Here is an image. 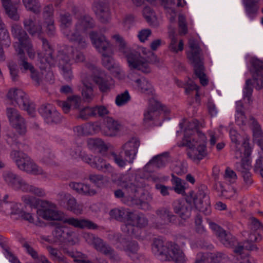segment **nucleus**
<instances>
[{
	"mask_svg": "<svg viewBox=\"0 0 263 263\" xmlns=\"http://www.w3.org/2000/svg\"><path fill=\"white\" fill-rule=\"evenodd\" d=\"M25 202L31 208L37 209L42 217L46 220L62 221L75 228L96 230L98 226L91 221L78 219L73 217L66 218L62 211L57 210L55 204L40 198H25Z\"/></svg>",
	"mask_w": 263,
	"mask_h": 263,
	"instance_id": "obj_1",
	"label": "nucleus"
},
{
	"mask_svg": "<svg viewBox=\"0 0 263 263\" xmlns=\"http://www.w3.org/2000/svg\"><path fill=\"white\" fill-rule=\"evenodd\" d=\"M112 38L118 44L119 51L125 57L131 69H138L143 73H148L151 71L149 63H156L158 62L156 55L144 47H138L135 50L127 47L123 38L120 34L113 35Z\"/></svg>",
	"mask_w": 263,
	"mask_h": 263,
	"instance_id": "obj_2",
	"label": "nucleus"
},
{
	"mask_svg": "<svg viewBox=\"0 0 263 263\" xmlns=\"http://www.w3.org/2000/svg\"><path fill=\"white\" fill-rule=\"evenodd\" d=\"M85 60L84 53L72 47H66L58 51L56 63L65 80L70 81L73 78L70 61L76 63L83 62Z\"/></svg>",
	"mask_w": 263,
	"mask_h": 263,
	"instance_id": "obj_3",
	"label": "nucleus"
},
{
	"mask_svg": "<svg viewBox=\"0 0 263 263\" xmlns=\"http://www.w3.org/2000/svg\"><path fill=\"white\" fill-rule=\"evenodd\" d=\"M153 254L161 260L172 259L176 263H186V258L179 246L172 242H164L155 238L152 245Z\"/></svg>",
	"mask_w": 263,
	"mask_h": 263,
	"instance_id": "obj_4",
	"label": "nucleus"
},
{
	"mask_svg": "<svg viewBox=\"0 0 263 263\" xmlns=\"http://www.w3.org/2000/svg\"><path fill=\"white\" fill-rule=\"evenodd\" d=\"M206 137L202 133L195 132L192 137L182 139L179 146L188 148L187 155L193 162L199 163L207 155L206 149Z\"/></svg>",
	"mask_w": 263,
	"mask_h": 263,
	"instance_id": "obj_5",
	"label": "nucleus"
},
{
	"mask_svg": "<svg viewBox=\"0 0 263 263\" xmlns=\"http://www.w3.org/2000/svg\"><path fill=\"white\" fill-rule=\"evenodd\" d=\"M189 46L190 50L186 52L187 58L193 66L194 73L199 79L200 83L203 86H205L208 83V80L204 72L202 50L197 42L193 39H189Z\"/></svg>",
	"mask_w": 263,
	"mask_h": 263,
	"instance_id": "obj_6",
	"label": "nucleus"
},
{
	"mask_svg": "<svg viewBox=\"0 0 263 263\" xmlns=\"http://www.w3.org/2000/svg\"><path fill=\"white\" fill-rule=\"evenodd\" d=\"M3 178L5 182L14 190H21L24 192H30L39 197L46 196L43 189L28 184L20 176L11 171H4L3 173Z\"/></svg>",
	"mask_w": 263,
	"mask_h": 263,
	"instance_id": "obj_7",
	"label": "nucleus"
},
{
	"mask_svg": "<svg viewBox=\"0 0 263 263\" xmlns=\"http://www.w3.org/2000/svg\"><path fill=\"white\" fill-rule=\"evenodd\" d=\"M7 97L12 104L17 105L20 108L26 110L31 117L35 116V105L30 102L27 95L22 89L14 88L10 89Z\"/></svg>",
	"mask_w": 263,
	"mask_h": 263,
	"instance_id": "obj_8",
	"label": "nucleus"
},
{
	"mask_svg": "<svg viewBox=\"0 0 263 263\" xmlns=\"http://www.w3.org/2000/svg\"><path fill=\"white\" fill-rule=\"evenodd\" d=\"M84 238L86 241L92 245L97 251L108 256L112 261L118 262L120 260V257L114 249L103 239L90 233L84 234Z\"/></svg>",
	"mask_w": 263,
	"mask_h": 263,
	"instance_id": "obj_9",
	"label": "nucleus"
},
{
	"mask_svg": "<svg viewBox=\"0 0 263 263\" xmlns=\"http://www.w3.org/2000/svg\"><path fill=\"white\" fill-rule=\"evenodd\" d=\"M148 222L147 218L143 214L132 211L127 223L122 226L121 230L128 235L137 237L138 235L136 234V230H138V228L145 227L147 226Z\"/></svg>",
	"mask_w": 263,
	"mask_h": 263,
	"instance_id": "obj_10",
	"label": "nucleus"
},
{
	"mask_svg": "<svg viewBox=\"0 0 263 263\" xmlns=\"http://www.w3.org/2000/svg\"><path fill=\"white\" fill-rule=\"evenodd\" d=\"M42 44V51L38 53L39 61L41 69H45L48 66L53 65L56 63V59L53 57V50L48 41L40 37Z\"/></svg>",
	"mask_w": 263,
	"mask_h": 263,
	"instance_id": "obj_11",
	"label": "nucleus"
},
{
	"mask_svg": "<svg viewBox=\"0 0 263 263\" xmlns=\"http://www.w3.org/2000/svg\"><path fill=\"white\" fill-rule=\"evenodd\" d=\"M7 138L6 139L7 142L13 146L14 145H18V149L13 148L10 153V157L15 163L17 168L19 169L20 167L23 168V164L25 161H27V159L29 157L27 154L24 153L20 149L21 144L17 141V137L15 134L13 133H9L7 135Z\"/></svg>",
	"mask_w": 263,
	"mask_h": 263,
	"instance_id": "obj_12",
	"label": "nucleus"
},
{
	"mask_svg": "<svg viewBox=\"0 0 263 263\" xmlns=\"http://www.w3.org/2000/svg\"><path fill=\"white\" fill-rule=\"evenodd\" d=\"M89 37L93 45L101 54L113 53L112 45L104 35H99L95 31H91L89 33Z\"/></svg>",
	"mask_w": 263,
	"mask_h": 263,
	"instance_id": "obj_13",
	"label": "nucleus"
},
{
	"mask_svg": "<svg viewBox=\"0 0 263 263\" xmlns=\"http://www.w3.org/2000/svg\"><path fill=\"white\" fill-rule=\"evenodd\" d=\"M82 159L91 167L99 171L108 173H111L113 171V168L110 164L100 156L93 157L84 154L82 156Z\"/></svg>",
	"mask_w": 263,
	"mask_h": 263,
	"instance_id": "obj_14",
	"label": "nucleus"
},
{
	"mask_svg": "<svg viewBox=\"0 0 263 263\" xmlns=\"http://www.w3.org/2000/svg\"><path fill=\"white\" fill-rule=\"evenodd\" d=\"M209 224L210 228L224 246L227 247H232L235 245V238L230 233L227 232L223 228L214 222H210Z\"/></svg>",
	"mask_w": 263,
	"mask_h": 263,
	"instance_id": "obj_15",
	"label": "nucleus"
},
{
	"mask_svg": "<svg viewBox=\"0 0 263 263\" xmlns=\"http://www.w3.org/2000/svg\"><path fill=\"white\" fill-rule=\"evenodd\" d=\"M39 111L45 122L48 124L58 123L61 121V115L51 104L42 105Z\"/></svg>",
	"mask_w": 263,
	"mask_h": 263,
	"instance_id": "obj_16",
	"label": "nucleus"
},
{
	"mask_svg": "<svg viewBox=\"0 0 263 263\" xmlns=\"http://www.w3.org/2000/svg\"><path fill=\"white\" fill-rule=\"evenodd\" d=\"M76 22L74 25L76 31L85 32L89 29H93L96 25L95 20L89 14H84L76 17Z\"/></svg>",
	"mask_w": 263,
	"mask_h": 263,
	"instance_id": "obj_17",
	"label": "nucleus"
},
{
	"mask_svg": "<svg viewBox=\"0 0 263 263\" xmlns=\"http://www.w3.org/2000/svg\"><path fill=\"white\" fill-rule=\"evenodd\" d=\"M11 33L13 37L18 41L13 44L15 51H17V48L23 49L22 45L30 41L26 31L20 25L13 24L11 27Z\"/></svg>",
	"mask_w": 263,
	"mask_h": 263,
	"instance_id": "obj_18",
	"label": "nucleus"
},
{
	"mask_svg": "<svg viewBox=\"0 0 263 263\" xmlns=\"http://www.w3.org/2000/svg\"><path fill=\"white\" fill-rule=\"evenodd\" d=\"M193 198H181L174 205V211L183 219L189 218L191 215Z\"/></svg>",
	"mask_w": 263,
	"mask_h": 263,
	"instance_id": "obj_19",
	"label": "nucleus"
},
{
	"mask_svg": "<svg viewBox=\"0 0 263 263\" xmlns=\"http://www.w3.org/2000/svg\"><path fill=\"white\" fill-rule=\"evenodd\" d=\"M163 110L161 103L155 100L151 101L147 109L144 113L143 122L148 123L152 121H157Z\"/></svg>",
	"mask_w": 263,
	"mask_h": 263,
	"instance_id": "obj_20",
	"label": "nucleus"
},
{
	"mask_svg": "<svg viewBox=\"0 0 263 263\" xmlns=\"http://www.w3.org/2000/svg\"><path fill=\"white\" fill-rule=\"evenodd\" d=\"M92 9L101 22H108L110 16V12L107 3L101 0H96L93 3Z\"/></svg>",
	"mask_w": 263,
	"mask_h": 263,
	"instance_id": "obj_21",
	"label": "nucleus"
},
{
	"mask_svg": "<svg viewBox=\"0 0 263 263\" xmlns=\"http://www.w3.org/2000/svg\"><path fill=\"white\" fill-rule=\"evenodd\" d=\"M140 145V142L139 139L133 138L122 146L125 156L129 163L133 162Z\"/></svg>",
	"mask_w": 263,
	"mask_h": 263,
	"instance_id": "obj_22",
	"label": "nucleus"
},
{
	"mask_svg": "<svg viewBox=\"0 0 263 263\" xmlns=\"http://www.w3.org/2000/svg\"><path fill=\"white\" fill-rule=\"evenodd\" d=\"M122 125L112 118L106 119L104 124L101 127V133L107 137H115L121 130Z\"/></svg>",
	"mask_w": 263,
	"mask_h": 263,
	"instance_id": "obj_23",
	"label": "nucleus"
},
{
	"mask_svg": "<svg viewBox=\"0 0 263 263\" xmlns=\"http://www.w3.org/2000/svg\"><path fill=\"white\" fill-rule=\"evenodd\" d=\"M73 232L69 228L61 223H56L52 235L57 240L62 242H70Z\"/></svg>",
	"mask_w": 263,
	"mask_h": 263,
	"instance_id": "obj_24",
	"label": "nucleus"
},
{
	"mask_svg": "<svg viewBox=\"0 0 263 263\" xmlns=\"http://www.w3.org/2000/svg\"><path fill=\"white\" fill-rule=\"evenodd\" d=\"M23 25L25 29L31 36L37 35L40 36L42 33V27L41 25L36 23V18L34 16H29L23 20Z\"/></svg>",
	"mask_w": 263,
	"mask_h": 263,
	"instance_id": "obj_25",
	"label": "nucleus"
},
{
	"mask_svg": "<svg viewBox=\"0 0 263 263\" xmlns=\"http://www.w3.org/2000/svg\"><path fill=\"white\" fill-rule=\"evenodd\" d=\"M156 214L157 215L156 226L161 228L163 226L168 224L171 222L174 215L166 208H161L158 209Z\"/></svg>",
	"mask_w": 263,
	"mask_h": 263,
	"instance_id": "obj_26",
	"label": "nucleus"
},
{
	"mask_svg": "<svg viewBox=\"0 0 263 263\" xmlns=\"http://www.w3.org/2000/svg\"><path fill=\"white\" fill-rule=\"evenodd\" d=\"M248 126L251 128L253 132V140L259 146L262 148L263 146V133L261 129L260 126L257 120L253 117H249Z\"/></svg>",
	"mask_w": 263,
	"mask_h": 263,
	"instance_id": "obj_27",
	"label": "nucleus"
},
{
	"mask_svg": "<svg viewBox=\"0 0 263 263\" xmlns=\"http://www.w3.org/2000/svg\"><path fill=\"white\" fill-rule=\"evenodd\" d=\"M81 98L78 96H72L68 98L67 102H62L60 105L66 114L68 113L70 108L77 110V112L82 106Z\"/></svg>",
	"mask_w": 263,
	"mask_h": 263,
	"instance_id": "obj_28",
	"label": "nucleus"
},
{
	"mask_svg": "<svg viewBox=\"0 0 263 263\" xmlns=\"http://www.w3.org/2000/svg\"><path fill=\"white\" fill-rule=\"evenodd\" d=\"M132 84L139 91L146 94H151L154 91L152 84L148 80L144 77H141L136 80H131Z\"/></svg>",
	"mask_w": 263,
	"mask_h": 263,
	"instance_id": "obj_29",
	"label": "nucleus"
},
{
	"mask_svg": "<svg viewBox=\"0 0 263 263\" xmlns=\"http://www.w3.org/2000/svg\"><path fill=\"white\" fill-rule=\"evenodd\" d=\"M93 81L102 92H108L113 87V81L109 77L95 76L93 78Z\"/></svg>",
	"mask_w": 263,
	"mask_h": 263,
	"instance_id": "obj_30",
	"label": "nucleus"
},
{
	"mask_svg": "<svg viewBox=\"0 0 263 263\" xmlns=\"http://www.w3.org/2000/svg\"><path fill=\"white\" fill-rule=\"evenodd\" d=\"M59 22L65 37L72 32L69 28L72 24V18L69 12L61 13L59 15Z\"/></svg>",
	"mask_w": 263,
	"mask_h": 263,
	"instance_id": "obj_31",
	"label": "nucleus"
},
{
	"mask_svg": "<svg viewBox=\"0 0 263 263\" xmlns=\"http://www.w3.org/2000/svg\"><path fill=\"white\" fill-rule=\"evenodd\" d=\"M81 32L73 30V31L69 33L65 37L70 42L76 43L80 49H85L88 43L86 37L82 35Z\"/></svg>",
	"mask_w": 263,
	"mask_h": 263,
	"instance_id": "obj_32",
	"label": "nucleus"
},
{
	"mask_svg": "<svg viewBox=\"0 0 263 263\" xmlns=\"http://www.w3.org/2000/svg\"><path fill=\"white\" fill-rule=\"evenodd\" d=\"M132 211L128 209L115 208L109 212L110 217L118 221L127 223Z\"/></svg>",
	"mask_w": 263,
	"mask_h": 263,
	"instance_id": "obj_33",
	"label": "nucleus"
},
{
	"mask_svg": "<svg viewBox=\"0 0 263 263\" xmlns=\"http://www.w3.org/2000/svg\"><path fill=\"white\" fill-rule=\"evenodd\" d=\"M69 186L79 194L84 196H92L96 195L97 193L95 190L82 183L72 182L69 183Z\"/></svg>",
	"mask_w": 263,
	"mask_h": 263,
	"instance_id": "obj_34",
	"label": "nucleus"
},
{
	"mask_svg": "<svg viewBox=\"0 0 263 263\" xmlns=\"http://www.w3.org/2000/svg\"><path fill=\"white\" fill-rule=\"evenodd\" d=\"M113 53H103L102 54V63L103 65L109 70L115 72L117 75L121 74V70L115 63L112 58Z\"/></svg>",
	"mask_w": 263,
	"mask_h": 263,
	"instance_id": "obj_35",
	"label": "nucleus"
},
{
	"mask_svg": "<svg viewBox=\"0 0 263 263\" xmlns=\"http://www.w3.org/2000/svg\"><path fill=\"white\" fill-rule=\"evenodd\" d=\"M19 170L35 175L44 174L43 169L37 166L29 157L27 161L23 164V168L20 167Z\"/></svg>",
	"mask_w": 263,
	"mask_h": 263,
	"instance_id": "obj_36",
	"label": "nucleus"
},
{
	"mask_svg": "<svg viewBox=\"0 0 263 263\" xmlns=\"http://www.w3.org/2000/svg\"><path fill=\"white\" fill-rule=\"evenodd\" d=\"M242 3L247 14L251 19H253L257 15L259 9L258 1L242 0Z\"/></svg>",
	"mask_w": 263,
	"mask_h": 263,
	"instance_id": "obj_37",
	"label": "nucleus"
},
{
	"mask_svg": "<svg viewBox=\"0 0 263 263\" xmlns=\"http://www.w3.org/2000/svg\"><path fill=\"white\" fill-rule=\"evenodd\" d=\"M87 144L89 149L97 150L100 153L106 152L108 148L104 141L99 138H89Z\"/></svg>",
	"mask_w": 263,
	"mask_h": 263,
	"instance_id": "obj_38",
	"label": "nucleus"
},
{
	"mask_svg": "<svg viewBox=\"0 0 263 263\" xmlns=\"http://www.w3.org/2000/svg\"><path fill=\"white\" fill-rule=\"evenodd\" d=\"M160 5L163 7L166 12H174L175 11V7H183L185 4V2L183 1L182 3L181 0H159Z\"/></svg>",
	"mask_w": 263,
	"mask_h": 263,
	"instance_id": "obj_39",
	"label": "nucleus"
},
{
	"mask_svg": "<svg viewBox=\"0 0 263 263\" xmlns=\"http://www.w3.org/2000/svg\"><path fill=\"white\" fill-rule=\"evenodd\" d=\"M0 44L8 48L11 45V39L6 25L0 17Z\"/></svg>",
	"mask_w": 263,
	"mask_h": 263,
	"instance_id": "obj_40",
	"label": "nucleus"
},
{
	"mask_svg": "<svg viewBox=\"0 0 263 263\" xmlns=\"http://www.w3.org/2000/svg\"><path fill=\"white\" fill-rule=\"evenodd\" d=\"M3 6L5 8L6 13L12 20L18 21L20 16L17 12L15 6L12 5L10 0H2Z\"/></svg>",
	"mask_w": 263,
	"mask_h": 263,
	"instance_id": "obj_41",
	"label": "nucleus"
},
{
	"mask_svg": "<svg viewBox=\"0 0 263 263\" xmlns=\"http://www.w3.org/2000/svg\"><path fill=\"white\" fill-rule=\"evenodd\" d=\"M95 117L93 107L82 106L77 112L76 118L85 121Z\"/></svg>",
	"mask_w": 263,
	"mask_h": 263,
	"instance_id": "obj_42",
	"label": "nucleus"
},
{
	"mask_svg": "<svg viewBox=\"0 0 263 263\" xmlns=\"http://www.w3.org/2000/svg\"><path fill=\"white\" fill-rule=\"evenodd\" d=\"M82 96L86 102H90L95 97L91 83L85 81H82Z\"/></svg>",
	"mask_w": 263,
	"mask_h": 263,
	"instance_id": "obj_43",
	"label": "nucleus"
},
{
	"mask_svg": "<svg viewBox=\"0 0 263 263\" xmlns=\"http://www.w3.org/2000/svg\"><path fill=\"white\" fill-rule=\"evenodd\" d=\"M195 208L205 215H209L211 213V207L209 200L203 201V198H193Z\"/></svg>",
	"mask_w": 263,
	"mask_h": 263,
	"instance_id": "obj_44",
	"label": "nucleus"
},
{
	"mask_svg": "<svg viewBox=\"0 0 263 263\" xmlns=\"http://www.w3.org/2000/svg\"><path fill=\"white\" fill-rule=\"evenodd\" d=\"M16 52L19 58L18 62L21 69L25 71L27 70H29L30 72L32 71L34 68L31 63L27 61V59L25 57L23 49L17 48Z\"/></svg>",
	"mask_w": 263,
	"mask_h": 263,
	"instance_id": "obj_45",
	"label": "nucleus"
},
{
	"mask_svg": "<svg viewBox=\"0 0 263 263\" xmlns=\"http://www.w3.org/2000/svg\"><path fill=\"white\" fill-rule=\"evenodd\" d=\"M138 243L135 241L128 242L124 249L127 255L135 261L139 258V255L138 254Z\"/></svg>",
	"mask_w": 263,
	"mask_h": 263,
	"instance_id": "obj_46",
	"label": "nucleus"
},
{
	"mask_svg": "<svg viewBox=\"0 0 263 263\" xmlns=\"http://www.w3.org/2000/svg\"><path fill=\"white\" fill-rule=\"evenodd\" d=\"M169 37L171 40V42L168 48L171 51L174 53H177L178 51H182L183 49L184 44L183 41L182 40H179L177 44L178 39L174 32H170Z\"/></svg>",
	"mask_w": 263,
	"mask_h": 263,
	"instance_id": "obj_47",
	"label": "nucleus"
},
{
	"mask_svg": "<svg viewBox=\"0 0 263 263\" xmlns=\"http://www.w3.org/2000/svg\"><path fill=\"white\" fill-rule=\"evenodd\" d=\"M122 201L129 206L136 205L138 208L144 210H148L149 204L141 198H122Z\"/></svg>",
	"mask_w": 263,
	"mask_h": 263,
	"instance_id": "obj_48",
	"label": "nucleus"
},
{
	"mask_svg": "<svg viewBox=\"0 0 263 263\" xmlns=\"http://www.w3.org/2000/svg\"><path fill=\"white\" fill-rule=\"evenodd\" d=\"M25 8L35 14H39L41 11V5L39 0H22Z\"/></svg>",
	"mask_w": 263,
	"mask_h": 263,
	"instance_id": "obj_49",
	"label": "nucleus"
},
{
	"mask_svg": "<svg viewBox=\"0 0 263 263\" xmlns=\"http://www.w3.org/2000/svg\"><path fill=\"white\" fill-rule=\"evenodd\" d=\"M172 177L171 182L173 185V186L172 187L173 188V190H174L177 193L180 194L182 196H185L186 193L185 191L184 183L183 182L182 180L175 176L174 174H172Z\"/></svg>",
	"mask_w": 263,
	"mask_h": 263,
	"instance_id": "obj_50",
	"label": "nucleus"
},
{
	"mask_svg": "<svg viewBox=\"0 0 263 263\" xmlns=\"http://www.w3.org/2000/svg\"><path fill=\"white\" fill-rule=\"evenodd\" d=\"M51 259L54 263H67L66 258L59 253L58 250L51 246L47 248Z\"/></svg>",
	"mask_w": 263,
	"mask_h": 263,
	"instance_id": "obj_51",
	"label": "nucleus"
},
{
	"mask_svg": "<svg viewBox=\"0 0 263 263\" xmlns=\"http://www.w3.org/2000/svg\"><path fill=\"white\" fill-rule=\"evenodd\" d=\"M198 122L197 120H192L189 122L188 125L185 130V134L183 139L192 137L195 132L201 133L198 129Z\"/></svg>",
	"mask_w": 263,
	"mask_h": 263,
	"instance_id": "obj_52",
	"label": "nucleus"
},
{
	"mask_svg": "<svg viewBox=\"0 0 263 263\" xmlns=\"http://www.w3.org/2000/svg\"><path fill=\"white\" fill-rule=\"evenodd\" d=\"M7 66L12 80L13 81H17L19 77V69L17 63L12 60L9 61L7 63Z\"/></svg>",
	"mask_w": 263,
	"mask_h": 263,
	"instance_id": "obj_53",
	"label": "nucleus"
},
{
	"mask_svg": "<svg viewBox=\"0 0 263 263\" xmlns=\"http://www.w3.org/2000/svg\"><path fill=\"white\" fill-rule=\"evenodd\" d=\"M67 209L78 215L81 214L83 206L78 203L75 198H69L67 201Z\"/></svg>",
	"mask_w": 263,
	"mask_h": 263,
	"instance_id": "obj_54",
	"label": "nucleus"
},
{
	"mask_svg": "<svg viewBox=\"0 0 263 263\" xmlns=\"http://www.w3.org/2000/svg\"><path fill=\"white\" fill-rule=\"evenodd\" d=\"M16 120L11 123V124L20 134H24L26 132V126L24 118L21 116Z\"/></svg>",
	"mask_w": 263,
	"mask_h": 263,
	"instance_id": "obj_55",
	"label": "nucleus"
},
{
	"mask_svg": "<svg viewBox=\"0 0 263 263\" xmlns=\"http://www.w3.org/2000/svg\"><path fill=\"white\" fill-rule=\"evenodd\" d=\"M54 8L52 4L45 5L43 9L42 16L44 21L53 19Z\"/></svg>",
	"mask_w": 263,
	"mask_h": 263,
	"instance_id": "obj_56",
	"label": "nucleus"
},
{
	"mask_svg": "<svg viewBox=\"0 0 263 263\" xmlns=\"http://www.w3.org/2000/svg\"><path fill=\"white\" fill-rule=\"evenodd\" d=\"M130 99V96L127 90H125L123 93L118 95L116 98V103L121 106L127 103Z\"/></svg>",
	"mask_w": 263,
	"mask_h": 263,
	"instance_id": "obj_57",
	"label": "nucleus"
},
{
	"mask_svg": "<svg viewBox=\"0 0 263 263\" xmlns=\"http://www.w3.org/2000/svg\"><path fill=\"white\" fill-rule=\"evenodd\" d=\"M242 167H238L237 171L241 173L245 184L247 186H250L253 182L252 175L249 171L243 170Z\"/></svg>",
	"mask_w": 263,
	"mask_h": 263,
	"instance_id": "obj_58",
	"label": "nucleus"
},
{
	"mask_svg": "<svg viewBox=\"0 0 263 263\" xmlns=\"http://www.w3.org/2000/svg\"><path fill=\"white\" fill-rule=\"evenodd\" d=\"M252 85V80H247L243 90V97L245 99L247 98L249 103L251 101V98L253 91Z\"/></svg>",
	"mask_w": 263,
	"mask_h": 263,
	"instance_id": "obj_59",
	"label": "nucleus"
},
{
	"mask_svg": "<svg viewBox=\"0 0 263 263\" xmlns=\"http://www.w3.org/2000/svg\"><path fill=\"white\" fill-rule=\"evenodd\" d=\"M250 116H249L248 117H247L245 112H238L237 114H235L236 123L240 126L248 125V123L249 122V117Z\"/></svg>",
	"mask_w": 263,
	"mask_h": 263,
	"instance_id": "obj_60",
	"label": "nucleus"
},
{
	"mask_svg": "<svg viewBox=\"0 0 263 263\" xmlns=\"http://www.w3.org/2000/svg\"><path fill=\"white\" fill-rule=\"evenodd\" d=\"M6 115L10 123L16 121L17 119L21 116L18 111L13 107H7L6 108Z\"/></svg>",
	"mask_w": 263,
	"mask_h": 263,
	"instance_id": "obj_61",
	"label": "nucleus"
},
{
	"mask_svg": "<svg viewBox=\"0 0 263 263\" xmlns=\"http://www.w3.org/2000/svg\"><path fill=\"white\" fill-rule=\"evenodd\" d=\"M223 177L224 179L230 183L235 182L237 178L235 172L230 167L226 168Z\"/></svg>",
	"mask_w": 263,
	"mask_h": 263,
	"instance_id": "obj_62",
	"label": "nucleus"
},
{
	"mask_svg": "<svg viewBox=\"0 0 263 263\" xmlns=\"http://www.w3.org/2000/svg\"><path fill=\"white\" fill-rule=\"evenodd\" d=\"M85 133L86 135H93L98 133L100 130L101 131V127L95 123H87L85 124Z\"/></svg>",
	"mask_w": 263,
	"mask_h": 263,
	"instance_id": "obj_63",
	"label": "nucleus"
},
{
	"mask_svg": "<svg viewBox=\"0 0 263 263\" xmlns=\"http://www.w3.org/2000/svg\"><path fill=\"white\" fill-rule=\"evenodd\" d=\"M166 162V159L162 156V155L158 156L153 158L149 161V163L153 164L155 167L161 168L165 166Z\"/></svg>",
	"mask_w": 263,
	"mask_h": 263,
	"instance_id": "obj_64",
	"label": "nucleus"
}]
</instances>
